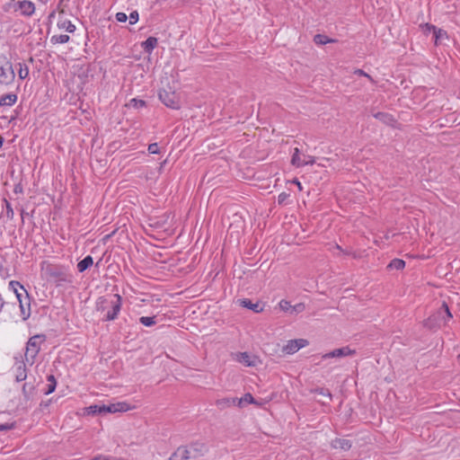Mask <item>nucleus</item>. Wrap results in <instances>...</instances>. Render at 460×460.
<instances>
[{
	"label": "nucleus",
	"instance_id": "f257e3e1",
	"mask_svg": "<svg viewBox=\"0 0 460 460\" xmlns=\"http://www.w3.org/2000/svg\"><path fill=\"white\" fill-rule=\"evenodd\" d=\"M122 298L119 294L100 296L96 300V310L105 314L106 321H113L119 314Z\"/></svg>",
	"mask_w": 460,
	"mask_h": 460
},
{
	"label": "nucleus",
	"instance_id": "f03ea898",
	"mask_svg": "<svg viewBox=\"0 0 460 460\" xmlns=\"http://www.w3.org/2000/svg\"><path fill=\"white\" fill-rule=\"evenodd\" d=\"M44 341L45 337L43 335H35L28 341L24 358L29 366H32L34 364Z\"/></svg>",
	"mask_w": 460,
	"mask_h": 460
},
{
	"label": "nucleus",
	"instance_id": "7ed1b4c3",
	"mask_svg": "<svg viewBox=\"0 0 460 460\" xmlns=\"http://www.w3.org/2000/svg\"><path fill=\"white\" fill-rule=\"evenodd\" d=\"M158 97L167 108L176 111L181 109V98L172 87L160 90Z\"/></svg>",
	"mask_w": 460,
	"mask_h": 460
},
{
	"label": "nucleus",
	"instance_id": "20e7f679",
	"mask_svg": "<svg viewBox=\"0 0 460 460\" xmlns=\"http://www.w3.org/2000/svg\"><path fill=\"white\" fill-rule=\"evenodd\" d=\"M309 341L307 339L299 338L288 341L282 347L281 350L285 355H294L300 349L307 347Z\"/></svg>",
	"mask_w": 460,
	"mask_h": 460
},
{
	"label": "nucleus",
	"instance_id": "39448f33",
	"mask_svg": "<svg viewBox=\"0 0 460 460\" xmlns=\"http://www.w3.org/2000/svg\"><path fill=\"white\" fill-rule=\"evenodd\" d=\"M15 77L12 64L6 59H0V84H9Z\"/></svg>",
	"mask_w": 460,
	"mask_h": 460
},
{
	"label": "nucleus",
	"instance_id": "423d86ee",
	"mask_svg": "<svg viewBox=\"0 0 460 460\" xmlns=\"http://www.w3.org/2000/svg\"><path fill=\"white\" fill-rule=\"evenodd\" d=\"M315 163L314 156L301 152L298 148H295L292 155L291 164L296 167H303L306 165H313Z\"/></svg>",
	"mask_w": 460,
	"mask_h": 460
},
{
	"label": "nucleus",
	"instance_id": "0eeeda50",
	"mask_svg": "<svg viewBox=\"0 0 460 460\" xmlns=\"http://www.w3.org/2000/svg\"><path fill=\"white\" fill-rule=\"evenodd\" d=\"M27 361L25 358H16L13 366V374L17 382L24 381L27 378Z\"/></svg>",
	"mask_w": 460,
	"mask_h": 460
},
{
	"label": "nucleus",
	"instance_id": "6e6552de",
	"mask_svg": "<svg viewBox=\"0 0 460 460\" xmlns=\"http://www.w3.org/2000/svg\"><path fill=\"white\" fill-rule=\"evenodd\" d=\"M235 360L245 367H256L261 363L258 356L248 352H241L235 355Z\"/></svg>",
	"mask_w": 460,
	"mask_h": 460
},
{
	"label": "nucleus",
	"instance_id": "1a4fd4ad",
	"mask_svg": "<svg viewBox=\"0 0 460 460\" xmlns=\"http://www.w3.org/2000/svg\"><path fill=\"white\" fill-rule=\"evenodd\" d=\"M355 354V350L351 349L349 347L345 346L342 348H339L333 349L328 353H325L322 356L323 359H329L332 358H342L347 356H351Z\"/></svg>",
	"mask_w": 460,
	"mask_h": 460
},
{
	"label": "nucleus",
	"instance_id": "9d476101",
	"mask_svg": "<svg viewBox=\"0 0 460 460\" xmlns=\"http://www.w3.org/2000/svg\"><path fill=\"white\" fill-rule=\"evenodd\" d=\"M131 409L132 407L125 402H114L109 405L104 404V413L126 412Z\"/></svg>",
	"mask_w": 460,
	"mask_h": 460
},
{
	"label": "nucleus",
	"instance_id": "9b49d317",
	"mask_svg": "<svg viewBox=\"0 0 460 460\" xmlns=\"http://www.w3.org/2000/svg\"><path fill=\"white\" fill-rule=\"evenodd\" d=\"M15 11L19 12L22 15L31 16L35 12V5L31 1H20L15 6Z\"/></svg>",
	"mask_w": 460,
	"mask_h": 460
},
{
	"label": "nucleus",
	"instance_id": "f8f14e48",
	"mask_svg": "<svg viewBox=\"0 0 460 460\" xmlns=\"http://www.w3.org/2000/svg\"><path fill=\"white\" fill-rule=\"evenodd\" d=\"M20 305L21 315L23 320H27L31 315V302L29 296L17 299Z\"/></svg>",
	"mask_w": 460,
	"mask_h": 460
},
{
	"label": "nucleus",
	"instance_id": "ddd939ff",
	"mask_svg": "<svg viewBox=\"0 0 460 460\" xmlns=\"http://www.w3.org/2000/svg\"><path fill=\"white\" fill-rule=\"evenodd\" d=\"M9 288L13 291L17 299L22 298L24 296H29L24 287L18 281H10Z\"/></svg>",
	"mask_w": 460,
	"mask_h": 460
},
{
	"label": "nucleus",
	"instance_id": "4468645a",
	"mask_svg": "<svg viewBox=\"0 0 460 460\" xmlns=\"http://www.w3.org/2000/svg\"><path fill=\"white\" fill-rule=\"evenodd\" d=\"M375 118L390 127H395L397 124L396 119L388 113L378 112L375 115Z\"/></svg>",
	"mask_w": 460,
	"mask_h": 460
},
{
	"label": "nucleus",
	"instance_id": "2eb2a0df",
	"mask_svg": "<svg viewBox=\"0 0 460 460\" xmlns=\"http://www.w3.org/2000/svg\"><path fill=\"white\" fill-rule=\"evenodd\" d=\"M190 458V452L186 447H178L170 456V460H187Z\"/></svg>",
	"mask_w": 460,
	"mask_h": 460
},
{
	"label": "nucleus",
	"instance_id": "dca6fc26",
	"mask_svg": "<svg viewBox=\"0 0 460 460\" xmlns=\"http://www.w3.org/2000/svg\"><path fill=\"white\" fill-rule=\"evenodd\" d=\"M84 415H96V414H105L104 413V404H94L85 407L84 409Z\"/></svg>",
	"mask_w": 460,
	"mask_h": 460
},
{
	"label": "nucleus",
	"instance_id": "f3484780",
	"mask_svg": "<svg viewBox=\"0 0 460 460\" xmlns=\"http://www.w3.org/2000/svg\"><path fill=\"white\" fill-rule=\"evenodd\" d=\"M157 43L158 40L155 37H148L142 43V47L146 53L151 54L153 50L156 48Z\"/></svg>",
	"mask_w": 460,
	"mask_h": 460
},
{
	"label": "nucleus",
	"instance_id": "a211bd4d",
	"mask_svg": "<svg viewBox=\"0 0 460 460\" xmlns=\"http://www.w3.org/2000/svg\"><path fill=\"white\" fill-rule=\"evenodd\" d=\"M434 36H435V44L436 45H440L448 40L447 32L445 30L440 29V28H437V30L434 32Z\"/></svg>",
	"mask_w": 460,
	"mask_h": 460
},
{
	"label": "nucleus",
	"instance_id": "6ab92c4d",
	"mask_svg": "<svg viewBox=\"0 0 460 460\" xmlns=\"http://www.w3.org/2000/svg\"><path fill=\"white\" fill-rule=\"evenodd\" d=\"M58 29L66 31L70 33L75 31V26L71 22V21L67 19L59 20L58 22Z\"/></svg>",
	"mask_w": 460,
	"mask_h": 460
},
{
	"label": "nucleus",
	"instance_id": "aec40b11",
	"mask_svg": "<svg viewBox=\"0 0 460 460\" xmlns=\"http://www.w3.org/2000/svg\"><path fill=\"white\" fill-rule=\"evenodd\" d=\"M17 101L16 94H6L0 98V105L1 106H12Z\"/></svg>",
	"mask_w": 460,
	"mask_h": 460
},
{
	"label": "nucleus",
	"instance_id": "412c9836",
	"mask_svg": "<svg viewBox=\"0 0 460 460\" xmlns=\"http://www.w3.org/2000/svg\"><path fill=\"white\" fill-rule=\"evenodd\" d=\"M146 106V102L142 99L132 98L128 103L126 104V107L133 108L136 110L143 109Z\"/></svg>",
	"mask_w": 460,
	"mask_h": 460
},
{
	"label": "nucleus",
	"instance_id": "4be33fe9",
	"mask_svg": "<svg viewBox=\"0 0 460 460\" xmlns=\"http://www.w3.org/2000/svg\"><path fill=\"white\" fill-rule=\"evenodd\" d=\"M93 263V260L91 256H86L84 259H83L81 261L77 264V269L80 272H84L89 267H91Z\"/></svg>",
	"mask_w": 460,
	"mask_h": 460
},
{
	"label": "nucleus",
	"instance_id": "5701e85b",
	"mask_svg": "<svg viewBox=\"0 0 460 460\" xmlns=\"http://www.w3.org/2000/svg\"><path fill=\"white\" fill-rule=\"evenodd\" d=\"M390 270H402L405 268V261L402 259H394L387 266Z\"/></svg>",
	"mask_w": 460,
	"mask_h": 460
},
{
	"label": "nucleus",
	"instance_id": "b1692460",
	"mask_svg": "<svg viewBox=\"0 0 460 460\" xmlns=\"http://www.w3.org/2000/svg\"><path fill=\"white\" fill-rule=\"evenodd\" d=\"M244 404H259L253 398V396L247 393L243 397H241L238 401V406L242 407Z\"/></svg>",
	"mask_w": 460,
	"mask_h": 460
},
{
	"label": "nucleus",
	"instance_id": "393cba45",
	"mask_svg": "<svg viewBox=\"0 0 460 460\" xmlns=\"http://www.w3.org/2000/svg\"><path fill=\"white\" fill-rule=\"evenodd\" d=\"M48 381L49 384L48 390L45 392L46 395L52 394L57 387V381L53 375H50L48 376Z\"/></svg>",
	"mask_w": 460,
	"mask_h": 460
},
{
	"label": "nucleus",
	"instance_id": "a878e982",
	"mask_svg": "<svg viewBox=\"0 0 460 460\" xmlns=\"http://www.w3.org/2000/svg\"><path fill=\"white\" fill-rule=\"evenodd\" d=\"M69 36L66 34L54 35L51 39L55 44H65L69 41Z\"/></svg>",
	"mask_w": 460,
	"mask_h": 460
},
{
	"label": "nucleus",
	"instance_id": "bb28decb",
	"mask_svg": "<svg viewBox=\"0 0 460 460\" xmlns=\"http://www.w3.org/2000/svg\"><path fill=\"white\" fill-rule=\"evenodd\" d=\"M292 305H291V304H290V302H289V301H288V300H281V301H279V308H280L283 312H286V313H288V314H290V312H291Z\"/></svg>",
	"mask_w": 460,
	"mask_h": 460
},
{
	"label": "nucleus",
	"instance_id": "cd10ccee",
	"mask_svg": "<svg viewBox=\"0 0 460 460\" xmlns=\"http://www.w3.org/2000/svg\"><path fill=\"white\" fill-rule=\"evenodd\" d=\"M443 308H444L445 314H446V316L443 317V324L447 325L450 322V320L452 319L453 316H452V314H451L449 307L447 304H443Z\"/></svg>",
	"mask_w": 460,
	"mask_h": 460
},
{
	"label": "nucleus",
	"instance_id": "c85d7f7f",
	"mask_svg": "<svg viewBox=\"0 0 460 460\" xmlns=\"http://www.w3.org/2000/svg\"><path fill=\"white\" fill-rule=\"evenodd\" d=\"M334 447L341 449H349L350 447V443L345 439H338L335 441Z\"/></svg>",
	"mask_w": 460,
	"mask_h": 460
},
{
	"label": "nucleus",
	"instance_id": "c756f323",
	"mask_svg": "<svg viewBox=\"0 0 460 460\" xmlns=\"http://www.w3.org/2000/svg\"><path fill=\"white\" fill-rule=\"evenodd\" d=\"M421 28V31H423V33L425 34H429V33H433L435 32V31L437 30V27L429 24V23H424L420 26Z\"/></svg>",
	"mask_w": 460,
	"mask_h": 460
},
{
	"label": "nucleus",
	"instance_id": "7c9ffc66",
	"mask_svg": "<svg viewBox=\"0 0 460 460\" xmlns=\"http://www.w3.org/2000/svg\"><path fill=\"white\" fill-rule=\"evenodd\" d=\"M140 323L143 325L149 327V326L154 325L155 323V321L154 317L143 316L140 318Z\"/></svg>",
	"mask_w": 460,
	"mask_h": 460
},
{
	"label": "nucleus",
	"instance_id": "2f4dec72",
	"mask_svg": "<svg viewBox=\"0 0 460 460\" xmlns=\"http://www.w3.org/2000/svg\"><path fill=\"white\" fill-rule=\"evenodd\" d=\"M305 304L303 303H298L296 305H292V309H291V312L290 314H298V313H301L305 310Z\"/></svg>",
	"mask_w": 460,
	"mask_h": 460
},
{
	"label": "nucleus",
	"instance_id": "473e14b6",
	"mask_svg": "<svg viewBox=\"0 0 460 460\" xmlns=\"http://www.w3.org/2000/svg\"><path fill=\"white\" fill-rule=\"evenodd\" d=\"M148 152L151 154V155H157L160 153V147L158 146L157 143H152L148 146V148H147Z\"/></svg>",
	"mask_w": 460,
	"mask_h": 460
},
{
	"label": "nucleus",
	"instance_id": "72a5a7b5",
	"mask_svg": "<svg viewBox=\"0 0 460 460\" xmlns=\"http://www.w3.org/2000/svg\"><path fill=\"white\" fill-rule=\"evenodd\" d=\"M128 19H129V23L131 25L136 24L138 22V20H139L138 13L137 11L131 12L129 16H128Z\"/></svg>",
	"mask_w": 460,
	"mask_h": 460
},
{
	"label": "nucleus",
	"instance_id": "f704fd0d",
	"mask_svg": "<svg viewBox=\"0 0 460 460\" xmlns=\"http://www.w3.org/2000/svg\"><path fill=\"white\" fill-rule=\"evenodd\" d=\"M19 77L21 79H25L29 75V70L27 66L20 65V69L18 71Z\"/></svg>",
	"mask_w": 460,
	"mask_h": 460
},
{
	"label": "nucleus",
	"instance_id": "c9c22d12",
	"mask_svg": "<svg viewBox=\"0 0 460 460\" xmlns=\"http://www.w3.org/2000/svg\"><path fill=\"white\" fill-rule=\"evenodd\" d=\"M115 17H116V20L119 22H125L128 20L127 14L125 13H122V12L117 13Z\"/></svg>",
	"mask_w": 460,
	"mask_h": 460
},
{
	"label": "nucleus",
	"instance_id": "e433bc0d",
	"mask_svg": "<svg viewBox=\"0 0 460 460\" xmlns=\"http://www.w3.org/2000/svg\"><path fill=\"white\" fill-rule=\"evenodd\" d=\"M14 428V423L0 424V431L9 430Z\"/></svg>",
	"mask_w": 460,
	"mask_h": 460
},
{
	"label": "nucleus",
	"instance_id": "4c0bfd02",
	"mask_svg": "<svg viewBox=\"0 0 460 460\" xmlns=\"http://www.w3.org/2000/svg\"><path fill=\"white\" fill-rule=\"evenodd\" d=\"M288 198V193H286V192L280 193L278 197L279 203L284 202Z\"/></svg>",
	"mask_w": 460,
	"mask_h": 460
},
{
	"label": "nucleus",
	"instance_id": "58836bf2",
	"mask_svg": "<svg viewBox=\"0 0 460 460\" xmlns=\"http://www.w3.org/2000/svg\"><path fill=\"white\" fill-rule=\"evenodd\" d=\"M4 203H5V207H6L8 214L13 215V208H12L11 204L9 203V201L4 199Z\"/></svg>",
	"mask_w": 460,
	"mask_h": 460
},
{
	"label": "nucleus",
	"instance_id": "ea45409f",
	"mask_svg": "<svg viewBox=\"0 0 460 460\" xmlns=\"http://www.w3.org/2000/svg\"><path fill=\"white\" fill-rule=\"evenodd\" d=\"M14 193L19 194L22 192V186L21 184H17L13 189Z\"/></svg>",
	"mask_w": 460,
	"mask_h": 460
},
{
	"label": "nucleus",
	"instance_id": "a19ab883",
	"mask_svg": "<svg viewBox=\"0 0 460 460\" xmlns=\"http://www.w3.org/2000/svg\"><path fill=\"white\" fill-rule=\"evenodd\" d=\"M292 182L295 183L297 186L299 191L302 190V185H301V183H300V181L298 180L295 179V180L292 181Z\"/></svg>",
	"mask_w": 460,
	"mask_h": 460
},
{
	"label": "nucleus",
	"instance_id": "79ce46f5",
	"mask_svg": "<svg viewBox=\"0 0 460 460\" xmlns=\"http://www.w3.org/2000/svg\"><path fill=\"white\" fill-rule=\"evenodd\" d=\"M90 460H110V459L105 457V456H99L93 457V458H92Z\"/></svg>",
	"mask_w": 460,
	"mask_h": 460
},
{
	"label": "nucleus",
	"instance_id": "37998d69",
	"mask_svg": "<svg viewBox=\"0 0 460 460\" xmlns=\"http://www.w3.org/2000/svg\"><path fill=\"white\" fill-rule=\"evenodd\" d=\"M331 41H332V40H325V41H322V43H324V44H325V43H328V42H331Z\"/></svg>",
	"mask_w": 460,
	"mask_h": 460
},
{
	"label": "nucleus",
	"instance_id": "c03bdc74",
	"mask_svg": "<svg viewBox=\"0 0 460 460\" xmlns=\"http://www.w3.org/2000/svg\"><path fill=\"white\" fill-rule=\"evenodd\" d=\"M110 236L111 235H106L104 239L107 240Z\"/></svg>",
	"mask_w": 460,
	"mask_h": 460
}]
</instances>
